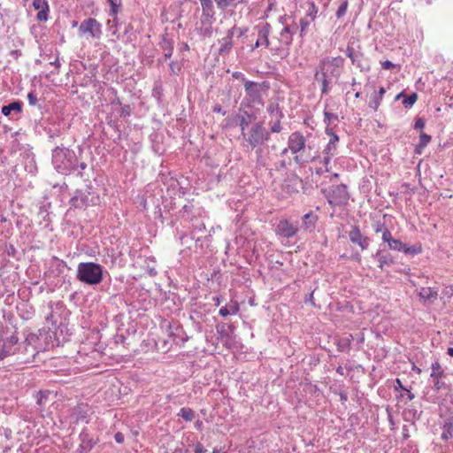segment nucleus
I'll list each match as a JSON object with an SVG mask.
<instances>
[{
  "label": "nucleus",
  "instance_id": "1",
  "mask_svg": "<svg viewBox=\"0 0 453 453\" xmlns=\"http://www.w3.org/2000/svg\"><path fill=\"white\" fill-rule=\"evenodd\" d=\"M344 65V59L342 57L324 58L319 61L318 70L315 73V80L321 83V93L327 94L329 87V79H337L342 73Z\"/></svg>",
  "mask_w": 453,
  "mask_h": 453
},
{
  "label": "nucleus",
  "instance_id": "2",
  "mask_svg": "<svg viewBox=\"0 0 453 453\" xmlns=\"http://www.w3.org/2000/svg\"><path fill=\"white\" fill-rule=\"evenodd\" d=\"M242 146L247 150L263 146L270 140V132L264 127L262 121L255 122L243 134H241Z\"/></svg>",
  "mask_w": 453,
  "mask_h": 453
},
{
  "label": "nucleus",
  "instance_id": "3",
  "mask_svg": "<svg viewBox=\"0 0 453 453\" xmlns=\"http://www.w3.org/2000/svg\"><path fill=\"white\" fill-rule=\"evenodd\" d=\"M288 149L295 155L294 161L299 165H304L309 162L315 161L319 156H311L307 153V149L311 150V146L306 147V141L302 133L296 131L288 136Z\"/></svg>",
  "mask_w": 453,
  "mask_h": 453
},
{
  "label": "nucleus",
  "instance_id": "4",
  "mask_svg": "<svg viewBox=\"0 0 453 453\" xmlns=\"http://www.w3.org/2000/svg\"><path fill=\"white\" fill-rule=\"evenodd\" d=\"M52 164L59 173L68 175L77 168L78 158L73 150L57 147L52 151Z\"/></svg>",
  "mask_w": 453,
  "mask_h": 453
},
{
  "label": "nucleus",
  "instance_id": "5",
  "mask_svg": "<svg viewBox=\"0 0 453 453\" xmlns=\"http://www.w3.org/2000/svg\"><path fill=\"white\" fill-rule=\"evenodd\" d=\"M76 278L89 286L98 285L104 279V268L94 262H81L77 266Z\"/></svg>",
  "mask_w": 453,
  "mask_h": 453
},
{
  "label": "nucleus",
  "instance_id": "6",
  "mask_svg": "<svg viewBox=\"0 0 453 453\" xmlns=\"http://www.w3.org/2000/svg\"><path fill=\"white\" fill-rule=\"evenodd\" d=\"M326 196L328 203L332 206L345 205L349 199L348 188L345 184L333 185Z\"/></svg>",
  "mask_w": 453,
  "mask_h": 453
},
{
  "label": "nucleus",
  "instance_id": "7",
  "mask_svg": "<svg viewBox=\"0 0 453 453\" xmlns=\"http://www.w3.org/2000/svg\"><path fill=\"white\" fill-rule=\"evenodd\" d=\"M81 35H88L90 37L99 39L102 35V25L94 18L84 19L79 27Z\"/></svg>",
  "mask_w": 453,
  "mask_h": 453
},
{
  "label": "nucleus",
  "instance_id": "8",
  "mask_svg": "<svg viewBox=\"0 0 453 453\" xmlns=\"http://www.w3.org/2000/svg\"><path fill=\"white\" fill-rule=\"evenodd\" d=\"M268 88L266 82L257 83L255 81H248L244 84L245 91L252 103H262L261 88Z\"/></svg>",
  "mask_w": 453,
  "mask_h": 453
},
{
  "label": "nucleus",
  "instance_id": "9",
  "mask_svg": "<svg viewBox=\"0 0 453 453\" xmlns=\"http://www.w3.org/2000/svg\"><path fill=\"white\" fill-rule=\"evenodd\" d=\"M349 241L358 245L362 250H367L370 244V239L367 236H364L359 229V226L354 225L351 226V230L349 232Z\"/></svg>",
  "mask_w": 453,
  "mask_h": 453
},
{
  "label": "nucleus",
  "instance_id": "10",
  "mask_svg": "<svg viewBox=\"0 0 453 453\" xmlns=\"http://www.w3.org/2000/svg\"><path fill=\"white\" fill-rule=\"evenodd\" d=\"M298 228L287 219H281L275 226L276 234L289 239L296 234Z\"/></svg>",
  "mask_w": 453,
  "mask_h": 453
},
{
  "label": "nucleus",
  "instance_id": "11",
  "mask_svg": "<svg viewBox=\"0 0 453 453\" xmlns=\"http://www.w3.org/2000/svg\"><path fill=\"white\" fill-rule=\"evenodd\" d=\"M258 33V39L257 40L252 50L258 48L261 45H264L265 48L270 46L269 35L271 33L272 27L269 23H264L262 26H257Z\"/></svg>",
  "mask_w": 453,
  "mask_h": 453
},
{
  "label": "nucleus",
  "instance_id": "12",
  "mask_svg": "<svg viewBox=\"0 0 453 453\" xmlns=\"http://www.w3.org/2000/svg\"><path fill=\"white\" fill-rule=\"evenodd\" d=\"M202 5V17L201 22L203 24L211 25L215 20L214 7L211 0H200Z\"/></svg>",
  "mask_w": 453,
  "mask_h": 453
},
{
  "label": "nucleus",
  "instance_id": "13",
  "mask_svg": "<svg viewBox=\"0 0 453 453\" xmlns=\"http://www.w3.org/2000/svg\"><path fill=\"white\" fill-rule=\"evenodd\" d=\"M236 29V26L233 27L231 29L227 30L226 35L219 41L220 44V47L219 49V55L225 56L229 54V52L231 51L234 45L233 37Z\"/></svg>",
  "mask_w": 453,
  "mask_h": 453
},
{
  "label": "nucleus",
  "instance_id": "14",
  "mask_svg": "<svg viewBox=\"0 0 453 453\" xmlns=\"http://www.w3.org/2000/svg\"><path fill=\"white\" fill-rule=\"evenodd\" d=\"M19 339L15 334L8 337L3 344L2 351H1V358H4L6 356H10L15 353L16 351V344L18 343Z\"/></svg>",
  "mask_w": 453,
  "mask_h": 453
},
{
  "label": "nucleus",
  "instance_id": "15",
  "mask_svg": "<svg viewBox=\"0 0 453 453\" xmlns=\"http://www.w3.org/2000/svg\"><path fill=\"white\" fill-rule=\"evenodd\" d=\"M33 6L35 10H38L36 19L39 21H46L48 19V13L50 11L47 0H34Z\"/></svg>",
  "mask_w": 453,
  "mask_h": 453
},
{
  "label": "nucleus",
  "instance_id": "16",
  "mask_svg": "<svg viewBox=\"0 0 453 453\" xmlns=\"http://www.w3.org/2000/svg\"><path fill=\"white\" fill-rule=\"evenodd\" d=\"M374 257L378 260L379 267L382 271L385 266H390L395 264L393 256L389 252H384L381 250H379L375 253Z\"/></svg>",
  "mask_w": 453,
  "mask_h": 453
},
{
  "label": "nucleus",
  "instance_id": "17",
  "mask_svg": "<svg viewBox=\"0 0 453 453\" xmlns=\"http://www.w3.org/2000/svg\"><path fill=\"white\" fill-rule=\"evenodd\" d=\"M88 407L84 404H79L72 410L71 418L73 422L78 423L85 420L88 416Z\"/></svg>",
  "mask_w": 453,
  "mask_h": 453
},
{
  "label": "nucleus",
  "instance_id": "18",
  "mask_svg": "<svg viewBox=\"0 0 453 453\" xmlns=\"http://www.w3.org/2000/svg\"><path fill=\"white\" fill-rule=\"evenodd\" d=\"M293 35L294 32L291 30L290 27L285 25L277 39L280 44L289 47L293 42Z\"/></svg>",
  "mask_w": 453,
  "mask_h": 453
},
{
  "label": "nucleus",
  "instance_id": "19",
  "mask_svg": "<svg viewBox=\"0 0 453 453\" xmlns=\"http://www.w3.org/2000/svg\"><path fill=\"white\" fill-rule=\"evenodd\" d=\"M317 220L318 216L310 211L302 217V227L307 232H312L315 229Z\"/></svg>",
  "mask_w": 453,
  "mask_h": 453
},
{
  "label": "nucleus",
  "instance_id": "20",
  "mask_svg": "<svg viewBox=\"0 0 453 453\" xmlns=\"http://www.w3.org/2000/svg\"><path fill=\"white\" fill-rule=\"evenodd\" d=\"M351 63L359 68L361 72L370 70V65L367 60L365 58L364 54L360 51L357 52V54L351 59Z\"/></svg>",
  "mask_w": 453,
  "mask_h": 453
},
{
  "label": "nucleus",
  "instance_id": "21",
  "mask_svg": "<svg viewBox=\"0 0 453 453\" xmlns=\"http://www.w3.org/2000/svg\"><path fill=\"white\" fill-rule=\"evenodd\" d=\"M22 106L23 103L17 100L9 104L8 105H4L1 109V112L6 117L10 116L12 111L19 114L22 111Z\"/></svg>",
  "mask_w": 453,
  "mask_h": 453
},
{
  "label": "nucleus",
  "instance_id": "22",
  "mask_svg": "<svg viewBox=\"0 0 453 453\" xmlns=\"http://www.w3.org/2000/svg\"><path fill=\"white\" fill-rule=\"evenodd\" d=\"M401 98H403V102L402 104H403V106L406 108V109H410L413 106V104L417 102L418 100V95L417 93H411L410 96H406L404 94V92H401L399 94H397L395 97V100L397 101V100H400Z\"/></svg>",
  "mask_w": 453,
  "mask_h": 453
},
{
  "label": "nucleus",
  "instance_id": "23",
  "mask_svg": "<svg viewBox=\"0 0 453 453\" xmlns=\"http://www.w3.org/2000/svg\"><path fill=\"white\" fill-rule=\"evenodd\" d=\"M81 442L78 448V452L80 453H88L91 449L93 448V446L95 445V441H93L92 439L88 438V434H84L82 433L81 434Z\"/></svg>",
  "mask_w": 453,
  "mask_h": 453
},
{
  "label": "nucleus",
  "instance_id": "24",
  "mask_svg": "<svg viewBox=\"0 0 453 453\" xmlns=\"http://www.w3.org/2000/svg\"><path fill=\"white\" fill-rule=\"evenodd\" d=\"M337 146L333 144V142H328L326 148L323 150V164L325 166H327L331 161V158L336 155Z\"/></svg>",
  "mask_w": 453,
  "mask_h": 453
},
{
  "label": "nucleus",
  "instance_id": "25",
  "mask_svg": "<svg viewBox=\"0 0 453 453\" xmlns=\"http://www.w3.org/2000/svg\"><path fill=\"white\" fill-rule=\"evenodd\" d=\"M418 296L425 302L433 303L437 299L438 293L432 288H421L419 289Z\"/></svg>",
  "mask_w": 453,
  "mask_h": 453
},
{
  "label": "nucleus",
  "instance_id": "26",
  "mask_svg": "<svg viewBox=\"0 0 453 453\" xmlns=\"http://www.w3.org/2000/svg\"><path fill=\"white\" fill-rule=\"evenodd\" d=\"M70 204L74 208H83L88 206V196L83 193H77L70 200Z\"/></svg>",
  "mask_w": 453,
  "mask_h": 453
},
{
  "label": "nucleus",
  "instance_id": "27",
  "mask_svg": "<svg viewBox=\"0 0 453 453\" xmlns=\"http://www.w3.org/2000/svg\"><path fill=\"white\" fill-rule=\"evenodd\" d=\"M240 122L239 127L241 129V134H243L246 130H248L251 127V122L256 119V116L245 112L244 115L239 117Z\"/></svg>",
  "mask_w": 453,
  "mask_h": 453
},
{
  "label": "nucleus",
  "instance_id": "28",
  "mask_svg": "<svg viewBox=\"0 0 453 453\" xmlns=\"http://www.w3.org/2000/svg\"><path fill=\"white\" fill-rule=\"evenodd\" d=\"M160 47L163 50L164 58L165 59L170 58L173 52V41L165 37L160 42Z\"/></svg>",
  "mask_w": 453,
  "mask_h": 453
},
{
  "label": "nucleus",
  "instance_id": "29",
  "mask_svg": "<svg viewBox=\"0 0 453 453\" xmlns=\"http://www.w3.org/2000/svg\"><path fill=\"white\" fill-rule=\"evenodd\" d=\"M441 438L444 441L453 438V419H449L444 423Z\"/></svg>",
  "mask_w": 453,
  "mask_h": 453
},
{
  "label": "nucleus",
  "instance_id": "30",
  "mask_svg": "<svg viewBox=\"0 0 453 453\" xmlns=\"http://www.w3.org/2000/svg\"><path fill=\"white\" fill-rule=\"evenodd\" d=\"M271 52L273 56H277L281 59H284L289 56V48L280 44V46L271 48Z\"/></svg>",
  "mask_w": 453,
  "mask_h": 453
},
{
  "label": "nucleus",
  "instance_id": "31",
  "mask_svg": "<svg viewBox=\"0 0 453 453\" xmlns=\"http://www.w3.org/2000/svg\"><path fill=\"white\" fill-rule=\"evenodd\" d=\"M430 141H431V136L425 133H422L419 137V142L416 146L415 152L417 154H421L424 148L430 142Z\"/></svg>",
  "mask_w": 453,
  "mask_h": 453
},
{
  "label": "nucleus",
  "instance_id": "32",
  "mask_svg": "<svg viewBox=\"0 0 453 453\" xmlns=\"http://www.w3.org/2000/svg\"><path fill=\"white\" fill-rule=\"evenodd\" d=\"M266 111L275 119H283L284 114L278 104L271 103L268 104Z\"/></svg>",
  "mask_w": 453,
  "mask_h": 453
},
{
  "label": "nucleus",
  "instance_id": "33",
  "mask_svg": "<svg viewBox=\"0 0 453 453\" xmlns=\"http://www.w3.org/2000/svg\"><path fill=\"white\" fill-rule=\"evenodd\" d=\"M386 90L384 88H380L377 93L374 94L371 100L370 106L376 111L380 104V101L385 94Z\"/></svg>",
  "mask_w": 453,
  "mask_h": 453
},
{
  "label": "nucleus",
  "instance_id": "34",
  "mask_svg": "<svg viewBox=\"0 0 453 453\" xmlns=\"http://www.w3.org/2000/svg\"><path fill=\"white\" fill-rule=\"evenodd\" d=\"M431 368L432 372L430 376L432 379H441L443 376L444 372L438 361L433 363Z\"/></svg>",
  "mask_w": 453,
  "mask_h": 453
},
{
  "label": "nucleus",
  "instance_id": "35",
  "mask_svg": "<svg viewBox=\"0 0 453 453\" xmlns=\"http://www.w3.org/2000/svg\"><path fill=\"white\" fill-rule=\"evenodd\" d=\"M264 149L262 146H258L255 148V154H256V163L258 166H265L266 165V158L263 155Z\"/></svg>",
  "mask_w": 453,
  "mask_h": 453
},
{
  "label": "nucleus",
  "instance_id": "36",
  "mask_svg": "<svg viewBox=\"0 0 453 453\" xmlns=\"http://www.w3.org/2000/svg\"><path fill=\"white\" fill-rule=\"evenodd\" d=\"M178 416L181 417L186 421H191L195 418V411L189 408H181Z\"/></svg>",
  "mask_w": 453,
  "mask_h": 453
},
{
  "label": "nucleus",
  "instance_id": "37",
  "mask_svg": "<svg viewBox=\"0 0 453 453\" xmlns=\"http://www.w3.org/2000/svg\"><path fill=\"white\" fill-rule=\"evenodd\" d=\"M238 306L236 304L234 305H232L230 308H228L227 306H223L219 309V315L222 316V317H226L229 314H235L237 313L238 311Z\"/></svg>",
  "mask_w": 453,
  "mask_h": 453
},
{
  "label": "nucleus",
  "instance_id": "38",
  "mask_svg": "<svg viewBox=\"0 0 453 453\" xmlns=\"http://www.w3.org/2000/svg\"><path fill=\"white\" fill-rule=\"evenodd\" d=\"M309 8L307 10V13L305 15L306 18L311 19V20H315L318 13V8L316 7L314 2H308Z\"/></svg>",
  "mask_w": 453,
  "mask_h": 453
},
{
  "label": "nucleus",
  "instance_id": "39",
  "mask_svg": "<svg viewBox=\"0 0 453 453\" xmlns=\"http://www.w3.org/2000/svg\"><path fill=\"white\" fill-rule=\"evenodd\" d=\"M108 2L111 5L110 16H115L119 12V6L121 5V0H108Z\"/></svg>",
  "mask_w": 453,
  "mask_h": 453
},
{
  "label": "nucleus",
  "instance_id": "40",
  "mask_svg": "<svg viewBox=\"0 0 453 453\" xmlns=\"http://www.w3.org/2000/svg\"><path fill=\"white\" fill-rule=\"evenodd\" d=\"M348 5H349V4H348L347 0H344L341 3V4L335 13L337 19H341L346 14L347 10H348Z\"/></svg>",
  "mask_w": 453,
  "mask_h": 453
},
{
  "label": "nucleus",
  "instance_id": "41",
  "mask_svg": "<svg viewBox=\"0 0 453 453\" xmlns=\"http://www.w3.org/2000/svg\"><path fill=\"white\" fill-rule=\"evenodd\" d=\"M313 20H311V19L309 18H303L301 20H300V35L303 36L308 27L310 26V24L312 22Z\"/></svg>",
  "mask_w": 453,
  "mask_h": 453
},
{
  "label": "nucleus",
  "instance_id": "42",
  "mask_svg": "<svg viewBox=\"0 0 453 453\" xmlns=\"http://www.w3.org/2000/svg\"><path fill=\"white\" fill-rule=\"evenodd\" d=\"M338 116L329 111H324V122L326 126H331L333 121L337 120Z\"/></svg>",
  "mask_w": 453,
  "mask_h": 453
},
{
  "label": "nucleus",
  "instance_id": "43",
  "mask_svg": "<svg viewBox=\"0 0 453 453\" xmlns=\"http://www.w3.org/2000/svg\"><path fill=\"white\" fill-rule=\"evenodd\" d=\"M389 249L396 251H402L404 249V243L401 240L395 239V241L390 243Z\"/></svg>",
  "mask_w": 453,
  "mask_h": 453
},
{
  "label": "nucleus",
  "instance_id": "44",
  "mask_svg": "<svg viewBox=\"0 0 453 453\" xmlns=\"http://www.w3.org/2000/svg\"><path fill=\"white\" fill-rule=\"evenodd\" d=\"M281 119H275V121L271 126L270 130H268L270 132V134L271 133H280L282 130Z\"/></svg>",
  "mask_w": 453,
  "mask_h": 453
},
{
  "label": "nucleus",
  "instance_id": "45",
  "mask_svg": "<svg viewBox=\"0 0 453 453\" xmlns=\"http://www.w3.org/2000/svg\"><path fill=\"white\" fill-rule=\"evenodd\" d=\"M402 251L405 254L417 255L421 252V248L415 246L409 247L404 243V249Z\"/></svg>",
  "mask_w": 453,
  "mask_h": 453
},
{
  "label": "nucleus",
  "instance_id": "46",
  "mask_svg": "<svg viewBox=\"0 0 453 453\" xmlns=\"http://www.w3.org/2000/svg\"><path fill=\"white\" fill-rule=\"evenodd\" d=\"M173 453H188V449H177ZM195 453H206L201 443H197L195 448Z\"/></svg>",
  "mask_w": 453,
  "mask_h": 453
},
{
  "label": "nucleus",
  "instance_id": "47",
  "mask_svg": "<svg viewBox=\"0 0 453 453\" xmlns=\"http://www.w3.org/2000/svg\"><path fill=\"white\" fill-rule=\"evenodd\" d=\"M47 397H48V393L47 392H43V391L38 392L37 395H36V403L39 406H43L45 404Z\"/></svg>",
  "mask_w": 453,
  "mask_h": 453
},
{
  "label": "nucleus",
  "instance_id": "48",
  "mask_svg": "<svg viewBox=\"0 0 453 453\" xmlns=\"http://www.w3.org/2000/svg\"><path fill=\"white\" fill-rule=\"evenodd\" d=\"M27 100L30 105L35 106L38 103L37 95L35 93V91H30L27 94Z\"/></svg>",
  "mask_w": 453,
  "mask_h": 453
},
{
  "label": "nucleus",
  "instance_id": "49",
  "mask_svg": "<svg viewBox=\"0 0 453 453\" xmlns=\"http://www.w3.org/2000/svg\"><path fill=\"white\" fill-rule=\"evenodd\" d=\"M372 228L375 233H381V234L387 229V227L385 226V224L381 223L380 221H376L372 225Z\"/></svg>",
  "mask_w": 453,
  "mask_h": 453
},
{
  "label": "nucleus",
  "instance_id": "50",
  "mask_svg": "<svg viewBox=\"0 0 453 453\" xmlns=\"http://www.w3.org/2000/svg\"><path fill=\"white\" fill-rule=\"evenodd\" d=\"M131 113V109H130V106L126 104L124 106L121 107L120 109V116L121 117H127L129 116Z\"/></svg>",
  "mask_w": 453,
  "mask_h": 453
},
{
  "label": "nucleus",
  "instance_id": "51",
  "mask_svg": "<svg viewBox=\"0 0 453 453\" xmlns=\"http://www.w3.org/2000/svg\"><path fill=\"white\" fill-rule=\"evenodd\" d=\"M169 65H170L171 72L173 74H177L180 70V66L178 65V64L176 62L172 61Z\"/></svg>",
  "mask_w": 453,
  "mask_h": 453
},
{
  "label": "nucleus",
  "instance_id": "52",
  "mask_svg": "<svg viewBox=\"0 0 453 453\" xmlns=\"http://www.w3.org/2000/svg\"><path fill=\"white\" fill-rule=\"evenodd\" d=\"M381 66H382V68H383V69H385V70H390V69H392V68L395 67V64H393V63H392L391 61H389V60H385V61H383V62L381 63Z\"/></svg>",
  "mask_w": 453,
  "mask_h": 453
},
{
  "label": "nucleus",
  "instance_id": "53",
  "mask_svg": "<svg viewBox=\"0 0 453 453\" xmlns=\"http://www.w3.org/2000/svg\"><path fill=\"white\" fill-rule=\"evenodd\" d=\"M424 127H425L424 119L421 118L417 119L415 121V124H414V128L415 129H423Z\"/></svg>",
  "mask_w": 453,
  "mask_h": 453
},
{
  "label": "nucleus",
  "instance_id": "54",
  "mask_svg": "<svg viewBox=\"0 0 453 453\" xmlns=\"http://www.w3.org/2000/svg\"><path fill=\"white\" fill-rule=\"evenodd\" d=\"M114 439H115L116 442L123 443L124 441H125V436H124V434L122 433L118 432V433L115 434Z\"/></svg>",
  "mask_w": 453,
  "mask_h": 453
},
{
  "label": "nucleus",
  "instance_id": "55",
  "mask_svg": "<svg viewBox=\"0 0 453 453\" xmlns=\"http://www.w3.org/2000/svg\"><path fill=\"white\" fill-rule=\"evenodd\" d=\"M433 380H434V388L436 391H439L442 388L444 383L441 382L440 379H433Z\"/></svg>",
  "mask_w": 453,
  "mask_h": 453
},
{
  "label": "nucleus",
  "instance_id": "56",
  "mask_svg": "<svg viewBox=\"0 0 453 453\" xmlns=\"http://www.w3.org/2000/svg\"><path fill=\"white\" fill-rule=\"evenodd\" d=\"M357 54V52L354 50L353 48L348 46L346 49V55L350 58V60L354 58V56Z\"/></svg>",
  "mask_w": 453,
  "mask_h": 453
},
{
  "label": "nucleus",
  "instance_id": "57",
  "mask_svg": "<svg viewBox=\"0 0 453 453\" xmlns=\"http://www.w3.org/2000/svg\"><path fill=\"white\" fill-rule=\"evenodd\" d=\"M235 32L238 33V36L239 37H242V36L245 35L246 33L248 32V27H237Z\"/></svg>",
  "mask_w": 453,
  "mask_h": 453
},
{
  "label": "nucleus",
  "instance_id": "58",
  "mask_svg": "<svg viewBox=\"0 0 453 453\" xmlns=\"http://www.w3.org/2000/svg\"><path fill=\"white\" fill-rule=\"evenodd\" d=\"M391 236H392L391 232L388 230V228H387L382 233V240H383V242L388 241Z\"/></svg>",
  "mask_w": 453,
  "mask_h": 453
},
{
  "label": "nucleus",
  "instance_id": "59",
  "mask_svg": "<svg viewBox=\"0 0 453 453\" xmlns=\"http://www.w3.org/2000/svg\"><path fill=\"white\" fill-rule=\"evenodd\" d=\"M338 142H339V136L336 134H334L330 136V140L328 142H333V144L337 146Z\"/></svg>",
  "mask_w": 453,
  "mask_h": 453
},
{
  "label": "nucleus",
  "instance_id": "60",
  "mask_svg": "<svg viewBox=\"0 0 453 453\" xmlns=\"http://www.w3.org/2000/svg\"><path fill=\"white\" fill-rule=\"evenodd\" d=\"M213 111L215 112H219V113H222L223 115L226 114V111H222V107L219 105V104H216L214 107H213Z\"/></svg>",
  "mask_w": 453,
  "mask_h": 453
},
{
  "label": "nucleus",
  "instance_id": "61",
  "mask_svg": "<svg viewBox=\"0 0 453 453\" xmlns=\"http://www.w3.org/2000/svg\"><path fill=\"white\" fill-rule=\"evenodd\" d=\"M203 35L207 36L211 35V25H208V27L204 28Z\"/></svg>",
  "mask_w": 453,
  "mask_h": 453
},
{
  "label": "nucleus",
  "instance_id": "62",
  "mask_svg": "<svg viewBox=\"0 0 453 453\" xmlns=\"http://www.w3.org/2000/svg\"><path fill=\"white\" fill-rule=\"evenodd\" d=\"M11 55H12L15 59H17V58L21 55V52H20V50H12V51H11Z\"/></svg>",
  "mask_w": 453,
  "mask_h": 453
},
{
  "label": "nucleus",
  "instance_id": "63",
  "mask_svg": "<svg viewBox=\"0 0 453 453\" xmlns=\"http://www.w3.org/2000/svg\"><path fill=\"white\" fill-rule=\"evenodd\" d=\"M217 331L219 334H220L221 335H226V330H225V326H217Z\"/></svg>",
  "mask_w": 453,
  "mask_h": 453
},
{
  "label": "nucleus",
  "instance_id": "64",
  "mask_svg": "<svg viewBox=\"0 0 453 453\" xmlns=\"http://www.w3.org/2000/svg\"><path fill=\"white\" fill-rule=\"evenodd\" d=\"M326 134L329 136L334 134L335 133L333 131V128L330 127V126H326V130H325Z\"/></svg>",
  "mask_w": 453,
  "mask_h": 453
}]
</instances>
